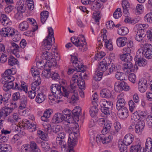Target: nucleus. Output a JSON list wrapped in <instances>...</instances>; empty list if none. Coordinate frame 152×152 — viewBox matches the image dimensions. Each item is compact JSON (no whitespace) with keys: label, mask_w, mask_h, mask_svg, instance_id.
Segmentation results:
<instances>
[{"label":"nucleus","mask_w":152,"mask_h":152,"mask_svg":"<svg viewBox=\"0 0 152 152\" xmlns=\"http://www.w3.org/2000/svg\"><path fill=\"white\" fill-rule=\"evenodd\" d=\"M124 94L121 93L118 95L117 97V102L116 104V108L117 110L123 108L125 105L126 102L124 99Z\"/></svg>","instance_id":"12"},{"label":"nucleus","mask_w":152,"mask_h":152,"mask_svg":"<svg viewBox=\"0 0 152 152\" xmlns=\"http://www.w3.org/2000/svg\"><path fill=\"white\" fill-rule=\"evenodd\" d=\"M145 123L143 120H140L138 121L135 126V132L137 133H140L144 129Z\"/></svg>","instance_id":"22"},{"label":"nucleus","mask_w":152,"mask_h":152,"mask_svg":"<svg viewBox=\"0 0 152 152\" xmlns=\"http://www.w3.org/2000/svg\"><path fill=\"white\" fill-rule=\"evenodd\" d=\"M66 136L65 132L61 131L57 134L56 139V142L59 146V149L60 152H66V142L64 140Z\"/></svg>","instance_id":"4"},{"label":"nucleus","mask_w":152,"mask_h":152,"mask_svg":"<svg viewBox=\"0 0 152 152\" xmlns=\"http://www.w3.org/2000/svg\"><path fill=\"white\" fill-rule=\"evenodd\" d=\"M144 55L145 57L148 59L152 58V45L150 44H145L142 48L139 49L137 51V54L139 53Z\"/></svg>","instance_id":"8"},{"label":"nucleus","mask_w":152,"mask_h":152,"mask_svg":"<svg viewBox=\"0 0 152 152\" xmlns=\"http://www.w3.org/2000/svg\"><path fill=\"white\" fill-rule=\"evenodd\" d=\"M15 80V78L13 77H10L9 78H6V80L1 81L2 83L4 84L3 88V90L7 91L11 89L12 88L14 89H17L20 91L23 90L26 93H27L28 91L27 88L25 84V83L23 82V83L20 85L16 83H15V86H14V83H13Z\"/></svg>","instance_id":"1"},{"label":"nucleus","mask_w":152,"mask_h":152,"mask_svg":"<svg viewBox=\"0 0 152 152\" xmlns=\"http://www.w3.org/2000/svg\"><path fill=\"white\" fill-rule=\"evenodd\" d=\"M32 152H40V150L34 141L30 142V147Z\"/></svg>","instance_id":"36"},{"label":"nucleus","mask_w":152,"mask_h":152,"mask_svg":"<svg viewBox=\"0 0 152 152\" xmlns=\"http://www.w3.org/2000/svg\"><path fill=\"white\" fill-rule=\"evenodd\" d=\"M41 21L44 24L49 16V12L47 11L42 12L41 13Z\"/></svg>","instance_id":"41"},{"label":"nucleus","mask_w":152,"mask_h":152,"mask_svg":"<svg viewBox=\"0 0 152 152\" xmlns=\"http://www.w3.org/2000/svg\"><path fill=\"white\" fill-rule=\"evenodd\" d=\"M134 140V136L131 134H126L124 138L123 142L126 145H129Z\"/></svg>","instance_id":"24"},{"label":"nucleus","mask_w":152,"mask_h":152,"mask_svg":"<svg viewBox=\"0 0 152 152\" xmlns=\"http://www.w3.org/2000/svg\"><path fill=\"white\" fill-rule=\"evenodd\" d=\"M105 45L108 49L111 50L113 49V46L112 42L111 40H105L104 41Z\"/></svg>","instance_id":"58"},{"label":"nucleus","mask_w":152,"mask_h":152,"mask_svg":"<svg viewBox=\"0 0 152 152\" xmlns=\"http://www.w3.org/2000/svg\"><path fill=\"white\" fill-rule=\"evenodd\" d=\"M45 130L48 133H51L53 132L55 134H58L62 131L63 128L60 125H54L51 126L50 124H45L44 125Z\"/></svg>","instance_id":"11"},{"label":"nucleus","mask_w":152,"mask_h":152,"mask_svg":"<svg viewBox=\"0 0 152 152\" xmlns=\"http://www.w3.org/2000/svg\"><path fill=\"white\" fill-rule=\"evenodd\" d=\"M28 23L26 21H24L20 23L19 26L20 29L23 31H24L28 29Z\"/></svg>","instance_id":"42"},{"label":"nucleus","mask_w":152,"mask_h":152,"mask_svg":"<svg viewBox=\"0 0 152 152\" xmlns=\"http://www.w3.org/2000/svg\"><path fill=\"white\" fill-rule=\"evenodd\" d=\"M72 42L77 47H81L80 49L83 51H86L87 50V43L83 35H79L78 37H72L71 38Z\"/></svg>","instance_id":"5"},{"label":"nucleus","mask_w":152,"mask_h":152,"mask_svg":"<svg viewBox=\"0 0 152 152\" xmlns=\"http://www.w3.org/2000/svg\"><path fill=\"white\" fill-rule=\"evenodd\" d=\"M145 20L147 22L151 23L152 22V12L147 14L144 17Z\"/></svg>","instance_id":"63"},{"label":"nucleus","mask_w":152,"mask_h":152,"mask_svg":"<svg viewBox=\"0 0 152 152\" xmlns=\"http://www.w3.org/2000/svg\"><path fill=\"white\" fill-rule=\"evenodd\" d=\"M13 40L14 41H18L20 38L21 35L20 33L18 31H15V33L13 35Z\"/></svg>","instance_id":"62"},{"label":"nucleus","mask_w":152,"mask_h":152,"mask_svg":"<svg viewBox=\"0 0 152 152\" xmlns=\"http://www.w3.org/2000/svg\"><path fill=\"white\" fill-rule=\"evenodd\" d=\"M48 29L49 32L48 36L42 42V48L49 50L51 48L52 45V39H53V43H54L55 38L53 37V30L52 28L49 27Z\"/></svg>","instance_id":"6"},{"label":"nucleus","mask_w":152,"mask_h":152,"mask_svg":"<svg viewBox=\"0 0 152 152\" xmlns=\"http://www.w3.org/2000/svg\"><path fill=\"white\" fill-rule=\"evenodd\" d=\"M27 20L28 21V22L30 23L31 24H32L34 26H35L34 29H33V30L32 31H34L38 28V26L37 24V23L35 20L33 18H28L27 19Z\"/></svg>","instance_id":"57"},{"label":"nucleus","mask_w":152,"mask_h":152,"mask_svg":"<svg viewBox=\"0 0 152 152\" xmlns=\"http://www.w3.org/2000/svg\"><path fill=\"white\" fill-rule=\"evenodd\" d=\"M82 68H81V70H80V72H82L80 73L79 74L78 73H76L74 75L72 80V83L71 82L70 85L71 84H74L76 85L75 84L76 80H77V79H78L82 78L83 75H84V74L83 70H82Z\"/></svg>","instance_id":"30"},{"label":"nucleus","mask_w":152,"mask_h":152,"mask_svg":"<svg viewBox=\"0 0 152 152\" xmlns=\"http://www.w3.org/2000/svg\"><path fill=\"white\" fill-rule=\"evenodd\" d=\"M109 69V67L105 64H104L103 63L101 62L98 66V70L101 71L103 72L106 71V74L108 75L107 74V71Z\"/></svg>","instance_id":"45"},{"label":"nucleus","mask_w":152,"mask_h":152,"mask_svg":"<svg viewBox=\"0 0 152 152\" xmlns=\"http://www.w3.org/2000/svg\"><path fill=\"white\" fill-rule=\"evenodd\" d=\"M77 83L79 88L82 90H84L85 83L82 78L77 79Z\"/></svg>","instance_id":"49"},{"label":"nucleus","mask_w":152,"mask_h":152,"mask_svg":"<svg viewBox=\"0 0 152 152\" xmlns=\"http://www.w3.org/2000/svg\"><path fill=\"white\" fill-rule=\"evenodd\" d=\"M105 134H98L96 137V141L98 143H100L101 142L102 143V141H103V139L104 135Z\"/></svg>","instance_id":"60"},{"label":"nucleus","mask_w":152,"mask_h":152,"mask_svg":"<svg viewBox=\"0 0 152 152\" xmlns=\"http://www.w3.org/2000/svg\"><path fill=\"white\" fill-rule=\"evenodd\" d=\"M13 109L12 108L6 107L0 110V118H4L7 117L12 113Z\"/></svg>","instance_id":"16"},{"label":"nucleus","mask_w":152,"mask_h":152,"mask_svg":"<svg viewBox=\"0 0 152 152\" xmlns=\"http://www.w3.org/2000/svg\"><path fill=\"white\" fill-rule=\"evenodd\" d=\"M98 109L95 106L91 107L90 109V114L92 117L95 115L98 112Z\"/></svg>","instance_id":"47"},{"label":"nucleus","mask_w":152,"mask_h":152,"mask_svg":"<svg viewBox=\"0 0 152 152\" xmlns=\"http://www.w3.org/2000/svg\"><path fill=\"white\" fill-rule=\"evenodd\" d=\"M76 86L74 84H71L68 87L67 89L63 87L64 96L67 98L70 99L73 102H75L79 100L78 94L74 93L76 90Z\"/></svg>","instance_id":"3"},{"label":"nucleus","mask_w":152,"mask_h":152,"mask_svg":"<svg viewBox=\"0 0 152 152\" xmlns=\"http://www.w3.org/2000/svg\"><path fill=\"white\" fill-rule=\"evenodd\" d=\"M104 125L103 128L101 132L102 134H106L110 132L112 124L109 121H106Z\"/></svg>","instance_id":"26"},{"label":"nucleus","mask_w":152,"mask_h":152,"mask_svg":"<svg viewBox=\"0 0 152 152\" xmlns=\"http://www.w3.org/2000/svg\"><path fill=\"white\" fill-rule=\"evenodd\" d=\"M70 56H71V61H72L73 66L75 69H69L68 71V74L70 75L72 74L74 71L75 70L78 72H80V70H81V68H83L84 66L81 65L82 63L78 60L77 57L72 55Z\"/></svg>","instance_id":"7"},{"label":"nucleus","mask_w":152,"mask_h":152,"mask_svg":"<svg viewBox=\"0 0 152 152\" xmlns=\"http://www.w3.org/2000/svg\"><path fill=\"white\" fill-rule=\"evenodd\" d=\"M17 11L23 13L25 12L26 8V4L24 3L23 2L21 1H19L17 2Z\"/></svg>","instance_id":"23"},{"label":"nucleus","mask_w":152,"mask_h":152,"mask_svg":"<svg viewBox=\"0 0 152 152\" xmlns=\"http://www.w3.org/2000/svg\"><path fill=\"white\" fill-rule=\"evenodd\" d=\"M137 115H138L141 120H143V118H144L146 116V113L144 111L141 110L137 111L135 112Z\"/></svg>","instance_id":"59"},{"label":"nucleus","mask_w":152,"mask_h":152,"mask_svg":"<svg viewBox=\"0 0 152 152\" xmlns=\"http://www.w3.org/2000/svg\"><path fill=\"white\" fill-rule=\"evenodd\" d=\"M27 104V99L26 97L24 96L20 100V104L19 107L20 110V112H22V115L23 116H26L27 115L26 110H23L26 107Z\"/></svg>","instance_id":"14"},{"label":"nucleus","mask_w":152,"mask_h":152,"mask_svg":"<svg viewBox=\"0 0 152 152\" xmlns=\"http://www.w3.org/2000/svg\"><path fill=\"white\" fill-rule=\"evenodd\" d=\"M65 119L63 118L62 113H56L52 118V122L54 123H59L64 121L65 122Z\"/></svg>","instance_id":"19"},{"label":"nucleus","mask_w":152,"mask_h":152,"mask_svg":"<svg viewBox=\"0 0 152 152\" xmlns=\"http://www.w3.org/2000/svg\"><path fill=\"white\" fill-rule=\"evenodd\" d=\"M127 145L123 143V142L121 141L119 142L118 146L120 151L121 152H127Z\"/></svg>","instance_id":"43"},{"label":"nucleus","mask_w":152,"mask_h":152,"mask_svg":"<svg viewBox=\"0 0 152 152\" xmlns=\"http://www.w3.org/2000/svg\"><path fill=\"white\" fill-rule=\"evenodd\" d=\"M127 39L125 37H120L117 39V44L119 47H123L127 43Z\"/></svg>","instance_id":"27"},{"label":"nucleus","mask_w":152,"mask_h":152,"mask_svg":"<svg viewBox=\"0 0 152 152\" xmlns=\"http://www.w3.org/2000/svg\"><path fill=\"white\" fill-rule=\"evenodd\" d=\"M113 137L109 135L108 136L106 137L104 135L103 139V141H102V144H107L111 142L112 140Z\"/></svg>","instance_id":"51"},{"label":"nucleus","mask_w":152,"mask_h":152,"mask_svg":"<svg viewBox=\"0 0 152 152\" xmlns=\"http://www.w3.org/2000/svg\"><path fill=\"white\" fill-rule=\"evenodd\" d=\"M42 148L46 151H49L50 149V144L47 142L44 141L40 142Z\"/></svg>","instance_id":"53"},{"label":"nucleus","mask_w":152,"mask_h":152,"mask_svg":"<svg viewBox=\"0 0 152 152\" xmlns=\"http://www.w3.org/2000/svg\"><path fill=\"white\" fill-rule=\"evenodd\" d=\"M35 81L33 82L31 86V89L32 90L35 91H38L39 89V85L41 84V80L40 78L37 77L34 79Z\"/></svg>","instance_id":"18"},{"label":"nucleus","mask_w":152,"mask_h":152,"mask_svg":"<svg viewBox=\"0 0 152 152\" xmlns=\"http://www.w3.org/2000/svg\"><path fill=\"white\" fill-rule=\"evenodd\" d=\"M129 32V30L128 28L126 27L121 28H119L118 30V34L121 35H125L127 34Z\"/></svg>","instance_id":"44"},{"label":"nucleus","mask_w":152,"mask_h":152,"mask_svg":"<svg viewBox=\"0 0 152 152\" xmlns=\"http://www.w3.org/2000/svg\"><path fill=\"white\" fill-rule=\"evenodd\" d=\"M138 30L135 37L136 40L139 42L141 41L145 37V31L142 28H137Z\"/></svg>","instance_id":"20"},{"label":"nucleus","mask_w":152,"mask_h":152,"mask_svg":"<svg viewBox=\"0 0 152 152\" xmlns=\"http://www.w3.org/2000/svg\"><path fill=\"white\" fill-rule=\"evenodd\" d=\"M0 20L1 23L4 26H6L10 22V19L4 14L1 15Z\"/></svg>","instance_id":"33"},{"label":"nucleus","mask_w":152,"mask_h":152,"mask_svg":"<svg viewBox=\"0 0 152 152\" xmlns=\"http://www.w3.org/2000/svg\"><path fill=\"white\" fill-rule=\"evenodd\" d=\"M20 98V94L19 92H17L14 93L12 95L13 102L11 103V104H14V101H15Z\"/></svg>","instance_id":"56"},{"label":"nucleus","mask_w":152,"mask_h":152,"mask_svg":"<svg viewBox=\"0 0 152 152\" xmlns=\"http://www.w3.org/2000/svg\"><path fill=\"white\" fill-rule=\"evenodd\" d=\"M117 110L118 115L120 119H125L128 116L129 111L126 107Z\"/></svg>","instance_id":"15"},{"label":"nucleus","mask_w":152,"mask_h":152,"mask_svg":"<svg viewBox=\"0 0 152 152\" xmlns=\"http://www.w3.org/2000/svg\"><path fill=\"white\" fill-rule=\"evenodd\" d=\"M133 65L131 62H125L123 64L122 69L124 72H127L131 70Z\"/></svg>","instance_id":"37"},{"label":"nucleus","mask_w":152,"mask_h":152,"mask_svg":"<svg viewBox=\"0 0 152 152\" xmlns=\"http://www.w3.org/2000/svg\"><path fill=\"white\" fill-rule=\"evenodd\" d=\"M147 80L145 78H142L138 82V88L141 92H145L147 89Z\"/></svg>","instance_id":"13"},{"label":"nucleus","mask_w":152,"mask_h":152,"mask_svg":"<svg viewBox=\"0 0 152 152\" xmlns=\"http://www.w3.org/2000/svg\"><path fill=\"white\" fill-rule=\"evenodd\" d=\"M121 68V66L120 65H116L115 66L112 63L111 66V67L108 69L107 71V74L110 75L111 74L113 71H116L117 70H119Z\"/></svg>","instance_id":"34"},{"label":"nucleus","mask_w":152,"mask_h":152,"mask_svg":"<svg viewBox=\"0 0 152 152\" xmlns=\"http://www.w3.org/2000/svg\"><path fill=\"white\" fill-rule=\"evenodd\" d=\"M12 46L11 47V50L13 51L14 53L18 52L19 48V46L14 42L11 43Z\"/></svg>","instance_id":"61"},{"label":"nucleus","mask_w":152,"mask_h":152,"mask_svg":"<svg viewBox=\"0 0 152 152\" xmlns=\"http://www.w3.org/2000/svg\"><path fill=\"white\" fill-rule=\"evenodd\" d=\"M152 139L150 138H148L146 140L145 143V149L148 152H151L152 151Z\"/></svg>","instance_id":"35"},{"label":"nucleus","mask_w":152,"mask_h":152,"mask_svg":"<svg viewBox=\"0 0 152 152\" xmlns=\"http://www.w3.org/2000/svg\"><path fill=\"white\" fill-rule=\"evenodd\" d=\"M26 128L31 129L30 131L31 132L34 131L36 129V126L35 124L30 123L29 120H27L25 121L23 125Z\"/></svg>","instance_id":"28"},{"label":"nucleus","mask_w":152,"mask_h":152,"mask_svg":"<svg viewBox=\"0 0 152 152\" xmlns=\"http://www.w3.org/2000/svg\"><path fill=\"white\" fill-rule=\"evenodd\" d=\"M11 150V147L9 145L0 143V152H10Z\"/></svg>","instance_id":"31"},{"label":"nucleus","mask_w":152,"mask_h":152,"mask_svg":"<svg viewBox=\"0 0 152 152\" xmlns=\"http://www.w3.org/2000/svg\"><path fill=\"white\" fill-rule=\"evenodd\" d=\"M99 103L102 107L101 108L102 112L106 115H109V109L112 107L113 102L110 101H107L103 99L100 101Z\"/></svg>","instance_id":"10"},{"label":"nucleus","mask_w":152,"mask_h":152,"mask_svg":"<svg viewBox=\"0 0 152 152\" xmlns=\"http://www.w3.org/2000/svg\"><path fill=\"white\" fill-rule=\"evenodd\" d=\"M120 59L125 62H131L132 58L130 54H124L120 55Z\"/></svg>","instance_id":"32"},{"label":"nucleus","mask_w":152,"mask_h":152,"mask_svg":"<svg viewBox=\"0 0 152 152\" xmlns=\"http://www.w3.org/2000/svg\"><path fill=\"white\" fill-rule=\"evenodd\" d=\"M121 9L120 8H117L113 14V17L115 19L118 18L122 15Z\"/></svg>","instance_id":"52"},{"label":"nucleus","mask_w":152,"mask_h":152,"mask_svg":"<svg viewBox=\"0 0 152 152\" xmlns=\"http://www.w3.org/2000/svg\"><path fill=\"white\" fill-rule=\"evenodd\" d=\"M7 32L8 34V37H12L13 36V35L15 33L16 30L14 28L11 27H7Z\"/></svg>","instance_id":"55"},{"label":"nucleus","mask_w":152,"mask_h":152,"mask_svg":"<svg viewBox=\"0 0 152 152\" xmlns=\"http://www.w3.org/2000/svg\"><path fill=\"white\" fill-rule=\"evenodd\" d=\"M125 74L123 73L117 72L115 74V78L118 80H125Z\"/></svg>","instance_id":"50"},{"label":"nucleus","mask_w":152,"mask_h":152,"mask_svg":"<svg viewBox=\"0 0 152 152\" xmlns=\"http://www.w3.org/2000/svg\"><path fill=\"white\" fill-rule=\"evenodd\" d=\"M140 148V145L139 144L131 146L130 149V152H138L139 151L141 150V148Z\"/></svg>","instance_id":"48"},{"label":"nucleus","mask_w":152,"mask_h":152,"mask_svg":"<svg viewBox=\"0 0 152 152\" xmlns=\"http://www.w3.org/2000/svg\"><path fill=\"white\" fill-rule=\"evenodd\" d=\"M22 151L23 152H32L28 145H23L21 148Z\"/></svg>","instance_id":"64"},{"label":"nucleus","mask_w":152,"mask_h":152,"mask_svg":"<svg viewBox=\"0 0 152 152\" xmlns=\"http://www.w3.org/2000/svg\"><path fill=\"white\" fill-rule=\"evenodd\" d=\"M81 108L79 106L75 107L72 111V115L71 113V110L66 109L62 111V115L64 119L65 122L67 123H72L73 121H75L79 120V116L81 112Z\"/></svg>","instance_id":"2"},{"label":"nucleus","mask_w":152,"mask_h":152,"mask_svg":"<svg viewBox=\"0 0 152 152\" xmlns=\"http://www.w3.org/2000/svg\"><path fill=\"white\" fill-rule=\"evenodd\" d=\"M31 71L32 75L34 77V79L37 77L40 78L39 76L40 72L37 68L32 67L31 69Z\"/></svg>","instance_id":"46"},{"label":"nucleus","mask_w":152,"mask_h":152,"mask_svg":"<svg viewBox=\"0 0 152 152\" xmlns=\"http://www.w3.org/2000/svg\"><path fill=\"white\" fill-rule=\"evenodd\" d=\"M46 98V96L42 92L39 93L36 97L35 100L38 103H41L44 102Z\"/></svg>","instance_id":"29"},{"label":"nucleus","mask_w":152,"mask_h":152,"mask_svg":"<svg viewBox=\"0 0 152 152\" xmlns=\"http://www.w3.org/2000/svg\"><path fill=\"white\" fill-rule=\"evenodd\" d=\"M18 63V60L13 56H10L8 58V64L9 66H12L17 64Z\"/></svg>","instance_id":"39"},{"label":"nucleus","mask_w":152,"mask_h":152,"mask_svg":"<svg viewBox=\"0 0 152 152\" xmlns=\"http://www.w3.org/2000/svg\"><path fill=\"white\" fill-rule=\"evenodd\" d=\"M115 58V56L114 54L111 53L110 54V57L104 58L102 62L108 66L109 69L110 67H111V65L110 64L112 62V60H113Z\"/></svg>","instance_id":"21"},{"label":"nucleus","mask_w":152,"mask_h":152,"mask_svg":"<svg viewBox=\"0 0 152 152\" xmlns=\"http://www.w3.org/2000/svg\"><path fill=\"white\" fill-rule=\"evenodd\" d=\"M64 86H61L57 84H52L50 87V91L54 97L57 99H60L64 96V93H63L61 88L63 89Z\"/></svg>","instance_id":"9"},{"label":"nucleus","mask_w":152,"mask_h":152,"mask_svg":"<svg viewBox=\"0 0 152 152\" xmlns=\"http://www.w3.org/2000/svg\"><path fill=\"white\" fill-rule=\"evenodd\" d=\"M114 126V129L112 131H111V133L112 135H114L117 133L121 128L120 123L118 122L115 123Z\"/></svg>","instance_id":"40"},{"label":"nucleus","mask_w":152,"mask_h":152,"mask_svg":"<svg viewBox=\"0 0 152 152\" xmlns=\"http://www.w3.org/2000/svg\"><path fill=\"white\" fill-rule=\"evenodd\" d=\"M122 6L123 8V12L126 17L129 15L128 10L129 9V4L127 1H122Z\"/></svg>","instance_id":"25"},{"label":"nucleus","mask_w":152,"mask_h":152,"mask_svg":"<svg viewBox=\"0 0 152 152\" xmlns=\"http://www.w3.org/2000/svg\"><path fill=\"white\" fill-rule=\"evenodd\" d=\"M138 55L137 54L134 58L135 63L140 66H145L147 64V61Z\"/></svg>","instance_id":"17"},{"label":"nucleus","mask_w":152,"mask_h":152,"mask_svg":"<svg viewBox=\"0 0 152 152\" xmlns=\"http://www.w3.org/2000/svg\"><path fill=\"white\" fill-rule=\"evenodd\" d=\"M47 64L45 66L47 65L49 68L53 67H56L57 66V63L54 58L52 59L50 62L47 63Z\"/></svg>","instance_id":"54"},{"label":"nucleus","mask_w":152,"mask_h":152,"mask_svg":"<svg viewBox=\"0 0 152 152\" xmlns=\"http://www.w3.org/2000/svg\"><path fill=\"white\" fill-rule=\"evenodd\" d=\"M100 94L103 98H109L111 97V94L110 91L107 89H104L102 90Z\"/></svg>","instance_id":"38"}]
</instances>
